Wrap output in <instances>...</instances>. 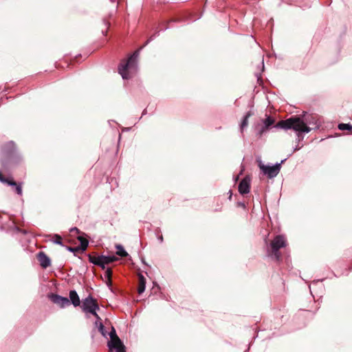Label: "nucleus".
<instances>
[{"mask_svg":"<svg viewBox=\"0 0 352 352\" xmlns=\"http://www.w3.org/2000/svg\"><path fill=\"white\" fill-rule=\"evenodd\" d=\"M116 248L117 250L116 254L121 257H126L128 255V253L125 251L123 246L120 244L116 245Z\"/></svg>","mask_w":352,"mask_h":352,"instance_id":"dca6fc26","label":"nucleus"},{"mask_svg":"<svg viewBox=\"0 0 352 352\" xmlns=\"http://www.w3.org/2000/svg\"><path fill=\"white\" fill-rule=\"evenodd\" d=\"M146 288V278L142 274H139V285L138 292L140 294H142Z\"/></svg>","mask_w":352,"mask_h":352,"instance_id":"f8f14e48","label":"nucleus"},{"mask_svg":"<svg viewBox=\"0 0 352 352\" xmlns=\"http://www.w3.org/2000/svg\"><path fill=\"white\" fill-rule=\"evenodd\" d=\"M274 120L270 116H267L263 120V124L259 129H258L257 135L259 137L262 136L263 134L265 133L272 124H274Z\"/></svg>","mask_w":352,"mask_h":352,"instance_id":"6e6552de","label":"nucleus"},{"mask_svg":"<svg viewBox=\"0 0 352 352\" xmlns=\"http://www.w3.org/2000/svg\"><path fill=\"white\" fill-rule=\"evenodd\" d=\"M230 194H228V196H230L229 198L231 199V197H232V192L230 191Z\"/></svg>","mask_w":352,"mask_h":352,"instance_id":"cd10ccee","label":"nucleus"},{"mask_svg":"<svg viewBox=\"0 0 352 352\" xmlns=\"http://www.w3.org/2000/svg\"><path fill=\"white\" fill-rule=\"evenodd\" d=\"M81 307L85 313H89L96 317L97 320L96 324L98 325V322L100 320V318L96 313V311L99 309V306L96 300L93 298L91 296H89L83 300Z\"/></svg>","mask_w":352,"mask_h":352,"instance_id":"7ed1b4c3","label":"nucleus"},{"mask_svg":"<svg viewBox=\"0 0 352 352\" xmlns=\"http://www.w3.org/2000/svg\"><path fill=\"white\" fill-rule=\"evenodd\" d=\"M110 340L108 342V347L110 352H126L125 346L121 340L118 337L116 330L113 327L109 332Z\"/></svg>","mask_w":352,"mask_h":352,"instance_id":"39448f33","label":"nucleus"},{"mask_svg":"<svg viewBox=\"0 0 352 352\" xmlns=\"http://www.w3.org/2000/svg\"><path fill=\"white\" fill-rule=\"evenodd\" d=\"M157 239H158V240H159V241H160V243H162V242H163V241H164V238H163L162 235L158 236H157Z\"/></svg>","mask_w":352,"mask_h":352,"instance_id":"b1692460","label":"nucleus"},{"mask_svg":"<svg viewBox=\"0 0 352 352\" xmlns=\"http://www.w3.org/2000/svg\"><path fill=\"white\" fill-rule=\"evenodd\" d=\"M89 261L90 263L100 266L102 270H104V266H102V258L101 256H92L91 255L89 256Z\"/></svg>","mask_w":352,"mask_h":352,"instance_id":"4468645a","label":"nucleus"},{"mask_svg":"<svg viewBox=\"0 0 352 352\" xmlns=\"http://www.w3.org/2000/svg\"><path fill=\"white\" fill-rule=\"evenodd\" d=\"M316 124V118L311 114H304L302 118L293 116L285 120L279 121L275 128L293 129L296 132L309 133L311 129L308 125Z\"/></svg>","mask_w":352,"mask_h":352,"instance_id":"f257e3e1","label":"nucleus"},{"mask_svg":"<svg viewBox=\"0 0 352 352\" xmlns=\"http://www.w3.org/2000/svg\"><path fill=\"white\" fill-rule=\"evenodd\" d=\"M75 231L76 232L78 233L79 232V230L77 228H72L70 229V232H72Z\"/></svg>","mask_w":352,"mask_h":352,"instance_id":"5701e85b","label":"nucleus"},{"mask_svg":"<svg viewBox=\"0 0 352 352\" xmlns=\"http://www.w3.org/2000/svg\"><path fill=\"white\" fill-rule=\"evenodd\" d=\"M286 160L287 159H284L281 160L280 163H276L272 166L265 165L261 161H260L258 163V167L264 175H267L268 178L272 179L275 177L279 173L281 164L284 163Z\"/></svg>","mask_w":352,"mask_h":352,"instance_id":"423d86ee","label":"nucleus"},{"mask_svg":"<svg viewBox=\"0 0 352 352\" xmlns=\"http://www.w3.org/2000/svg\"><path fill=\"white\" fill-rule=\"evenodd\" d=\"M37 258L43 268H47L51 265L50 258L43 252H40L37 255Z\"/></svg>","mask_w":352,"mask_h":352,"instance_id":"9d476101","label":"nucleus"},{"mask_svg":"<svg viewBox=\"0 0 352 352\" xmlns=\"http://www.w3.org/2000/svg\"><path fill=\"white\" fill-rule=\"evenodd\" d=\"M101 258H102V266H104V267L106 265L113 263L118 260V258L115 256L101 255Z\"/></svg>","mask_w":352,"mask_h":352,"instance_id":"ddd939ff","label":"nucleus"},{"mask_svg":"<svg viewBox=\"0 0 352 352\" xmlns=\"http://www.w3.org/2000/svg\"><path fill=\"white\" fill-rule=\"evenodd\" d=\"M287 245V241L285 237L283 235H277L270 243V248L272 250V254L274 256L276 261H280L281 258V254L279 252V250L282 248H285Z\"/></svg>","mask_w":352,"mask_h":352,"instance_id":"20e7f679","label":"nucleus"},{"mask_svg":"<svg viewBox=\"0 0 352 352\" xmlns=\"http://www.w3.org/2000/svg\"><path fill=\"white\" fill-rule=\"evenodd\" d=\"M98 330L104 337L107 338V332L105 331L104 327L101 322H99Z\"/></svg>","mask_w":352,"mask_h":352,"instance_id":"412c9836","label":"nucleus"},{"mask_svg":"<svg viewBox=\"0 0 352 352\" xmlns=\"http://www.w3.org/2000/svg\"><path fill=\"white\" fill-rule=\"evenodd\" d=\"M78 239L80 241V249L82 250V251H85L86 250V249L88 247V245H89V241L87 239H86L85 238L82 237V236H78Z\"/></svg>","mask_w":352,"mask_h":352,"instance_id":"a211bd4d","label":"nucleus"},{"mask_svg":"<svg viewBox=\"0 0 352 352\" xmlns=\"http://www.w3.org/2000/svg\"><path fill=\"white\" fill-rule=\"evenodd\" d=\"M250 189V179L248 177H244L239 184V192L241 195L248 194Z\"/></svg>","mask_w":352,"mask_h":352,"instance_id":"1a4fd4ad","label":"nucleus"},{"mask_svg":"<svg viewBox=\"0 0 352 352\" xmlns=\"http://www.w3.org/2000/svg\"><path fill=\"white\" fill-rule=\"evenodd\" d=\"M111 270L110 268H107L105 271L104 276L109 279V281H111Z\"/></svg>","mask_w":352,"mask_h":352,"instance_id":"4be33fe9","label":"nucleus"},{"mask_svg":"<svg viewBox=\"0 0 352 352\" xmlns=\"http://www.w3.org/2000/svg\"><path fill=\"white\" fill-rule=\"evenodd\" d=\"M111 1L112 2H115V1H116V0H111Z\"/></svg>","mask_w":352,"mask_h":352,"instance_id":"c85d7f7f","label":"nucleus"},{"mask_svg":"<svg viewBox=\"0 0 352 352\" xmlns=\"http://www.w3.org/2000/svg\"><path fill=\"white\" fill-rule=\"evenodd\" d=\"M8 185L14 186L15 188L16 192L19 195H22V188L21 184H17L15 182L10 180V182H8Z\"/></svg>","mask_w":352,"mask_h":352,"instance_id":"f3484780","label":"nucleus"},{"mask_svg":"<svg viewBox=\"0 0 352 352\" xmlns=\"http://www.w3.org/2000/svg\"><path fill=\"white\" fill-rule=\"evenodd\" d=\"M138 52H134L126 61H122L118 67V72L123 79H129L131 78L129 75L130 70H135L137 68V59Z\"/></svg>","mask_w":352,"mask_h":352,"instance_id":"f03ea898","label":"nucleus"},{"mask_svg":"<svg viewBox=\"0 0 352 352\" xmlns=\"http://www.w3.org/2000/svg\"><path fill=\"white\" fill-rule=\"evenodd\" d=\"M9 145H10L12 147H13L14 146V144L13 142H10Z\"/></svg>","mask_w":352,"mask_h":352,"instance_id":"a878e982","label":"nucleus"},{"mask_svg":"<svg viewBox=\"0 0 352 352\" xmlns=\"http://www.w3.org/2000/svg\"><path fill=\"white\" fill-rule=\"evenodd\" d=\"M52 241L56 244L63 245L62 237L59 234H54Z\"/></svg>","mask_w":352,"mask_h":352,"instance_id":"aec40b11","label":"nucleus"},{"mask_svg":"<svg viewBox=\"0 0 352 352\" xmlns=\"http://www.w3.org/2000/svg\"><path fill=\"white\" fill-rule=\"evenodd\" d=\"M50 300L55 304L64 308L70 304L69 300L66 297H63L58 294H52L50 296Z\"/></svg>","mask_w":352,"mask_h":352,"instance_id":"0eeeda50","label":"nucleus"},{"mask_svg":"<svg viewBox=\"0 0 352 352\" xmlns=\"http://www.w3.org/2000/svg\"><path fill=\"white\" fill-rule=\"evenodd\" d=\"M230 194H228V196H230L229 198L231 199V197H232V192L230 191Z\"/></svg>","mask_w":352,"mask_h":352,"instance_id":"bb28decb","label":"nucleus"},{"mask_svg":"<svg viewBox=\"0 0 352 352\" xmlns=\"http://www.w3.org/2000/svg\"><path fill=\"white\" fill-rule=\"evenodd\" d=\"M69 299L74 307L79 306L80 304V298L75 290L69 292Z\"/></svg>","mask_w":352,"mask_h":352,"instance_id":"9b49d317","label":"nucleus"},{"mask_svg":"<svg viewBox=\"0 0 352 352\" xmlns=\"http://www.w3.org/2000/svg\"><path fill=\"white\" fill-rule=\"evenodd\" d=\"M78 248H68V250L70 251V252H74L75 250H76Z\"/></svg>","mask_w":352,"mask_h":352,"instance_id":"393cba45","label":"nucleus"},{"mask_svg":"<svg viewBox=\"0 0 352 352\" xmlns=\"http://www.w3.org/2000/svg\"><path fill=\"white\" fill-rule=\"evenodd\" d=\"M252 113L251 111H248L243 117V120H242V122L241 123V126H240V128H241V132L243 131V130L246 127L248 126V119L250 116H252Z\"/></svg>","mask_w":352,"mask_h":352,"instance_id":"2eb2a0df","label":"nucleus"},{"mask_svg":"<svg viewBox=\"0 0 352 352\" xmlns=\"http://www.w3.org/2000/svg\"><path fill=\"white\" fill-rule=\"evenodd\" d=\"M338 129L340 130H351L352 129V125H351L350 124H344V123H341V124H339L338 125Z\"/></svg>","mask_w":352,"mask_h":352,"instance_id":"6ab92c4d","label":"nucleus"}]
</instances>
